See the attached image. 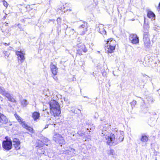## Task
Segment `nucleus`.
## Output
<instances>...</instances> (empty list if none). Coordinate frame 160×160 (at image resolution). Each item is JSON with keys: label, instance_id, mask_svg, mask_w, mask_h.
Returning a JSON list of instances; mask_svg holds the SVG:
<instances>
[{"label": "nucleus", "instance_id": "nucleus-1", "mask_svg": "<svg viewBox=\"0 0 160 160\" xmlns=\"http://www.w3.org/2000/svg\"><path fill=\"white\" fill-rule=\"evenodd\" d=\"M110 125L108 124L101 126L99 131V134L102 138L107 140V143L109 145H112L113 143H119L123 141L124 133L122 131L118 132V129L115 128L114 130L117 132L115 134L109 132Z\"/></svg>", "mask_w": 160, "mask_h": 160}, {"label": "nucleus", "instance_id": "nucleus-2", "mask_svg": "<svg viewBox=\"0 0 160 160\" xmlns=\"http://www.w3.org/2000/svg\"><path fill=\"white\" fill-rule=\"evenodd\" d=\"M49 105L50 112H52L54 115L58 116L61 113L59 105L58 102L55 100L50 101Z\"/></svg>", "mask_w": 160, "mask_h": 160}, {"label": "nucleus", "instance_id": "nucleus-3", "mask_svg": "<svg viewBox=\"0 0 160 160\" xmlns=\"http://www.w3.org/2000/svg\"><path fill=\"white\" fill-rule=\"evenodd\" d=\"M0 94L6 98L8 101L13 102H16V101L13 97V95L10 94L2 87L0 86Z\"/></svg>", "mask_w": 160, "mask_h": 160}, {"label": "nucleus", "instance_id": "nucleus-4", "mask_svg": "<svg viewBox=\"0 0 160 160\" xmlns=\"http://www.w3.org/2000/svg\"><path fill=\"white\" fill-rule=\"evenodd\" d=\"M0 94L6 98L8 101L13 102H16V101L13 97V95L10 94L2 87L0 86Z\"/></svg>", "mask_w": 160, "mask_h": 160}, {"label": "nucleus", "instance_id": "nucleus-5", "mask_svg": "<svg viewBox=\"0 0 160 160\" xmlns=\"http://www.w3.org/2000/svg\"><path fill=\"white\" fill-rule=\"evenodd\" d=\"M0 94L6 98L8 101L13 102H16V101L13 97V95L10 94L2 87L0 86Z\"/></svg>", "mask_w": 160, "mask_h": 160}, {"label": "nucleus", "instance_id": "nucleus-6", "mask_svg": "<svg viewBox=\"0 0 160 160\" xmlns=\"http://www.w3.org/2000/svg\"><path fill=\"white\" fill-rule=\"evenodd\" d=\"M143 41L145 49L147 50L150 47V41L149 37V35L148 29H144L143 31Z\"/></svg>", "mask_w": 160, "mask_h": 160}, {"label": "nucleus", "instance_id": "nucleus-7", "mask_svg": "<svg viewBox=\"0 0 160 160\" xmlns=\"http://www.w3.org/2000/svg\"><path fill=\"white\" fill-rule=\"evenodd\" d=\"M7 138V137H6V140H4L2 142V147L4 150L8 151L11 149L12 142L10 140H9Z\"/></svg>", "mask_w": 160, "mask_h": 160}, {"label": "nucleus", "instance_id": "nucleus-8", "mask_svg": "<svg viewBox=\"0 0 160 160\" xmlns=\"http://www.w3.org/2000/svg\"><path fill=\"white\" fill-rule=\"evenodd\" d=\"M88 23L86 22H83L78 28V32L81 35L85 34L88 30Z\"/></svg>", "mask_w": 160, "mask_h": 160}, {"label": "nucleus", "instance_id": "nucleus-9", "mask_svg": "<svg viewBox=\"0 0 160 160\" xmlns=\"http://www.w3.org/2000/svg\"><path fill=\"white\" fill-rule=\"evenodd\" d=\"M53 139L56 143L59 144H63L64 143L63 138L58 134H55L53 137Z\"/></svg>", "mask_w": 160, "mask_h": 160}, {"label": "nucleus", "instance_id": "nucleus-10", "mask_svg": "<svg viewBox=\"0 0 160 160\" xmlns=\"http://www.w3.org/2000/svg\"><path fill=\"white\" fill-rule=\"evenodd\" d=\"M129 39L133 44H136L139 42V38L135 34H131L129 37Z\"/></svg>", "mask_w": 160, "mask_h": 160}, {"label": "nucleus", "instance_id": "nucleus-11", "mask_svg": "<svg viewBox=\"0 0 160 160\" xmlns=\"http://www.w3.org/2000/svg\"><path fill=\"white\" fill-rule=\"evenodd\" d=\"M50 68L52 74L54 75H56L58 72V68L52 62H51L50 65Z\"/></svg>", "mask_w": 160, "mask_h": 160}, {"label": "nucleus", "instance_id": "nucleus-12", "mask_svg": "<svg viewBox=\"0 0 160 160\" xmlns=\"http://www.w3.org/2000/svg\"><path fill=\"white\" fill-rule=\"evenodd\" d=\"M16 54L18 56L19 60H20L21 62L22 63L25 59L23 53L21 51H17L16 52Z\"/></svg>", "mask_w": 160, "mask_h": 160}, {"label": "nucleus", "instance_id": "nucleus-13", "mask_svg": "<svg viewBox=\"0 0 160 160\" xmlns=\"http://www.w3.org/2000/svg\"><path fill=\"white\" fill-rule=\"evenodd\" d=\"M107 44L109 45L111 47L113 46L115 48L116 45V42L112 38H110L108 39L107 41Z\"/></svg>", "mask_w": 160, "mask_h": 160}, {"label": "nucleus", "instance_id": "nucleus-14", "mask_svg": "<svg viewBox=\"0 0 160 160\" xmlns=\"http://www.w3.org/2000/svg\"><path fill=\"white\" fill-rule=\"evenodd\" d=\"M105 49L106 52L107 53H112L113 52V51L115 50V48H114L112 46L111 47L106 44Z\"/></svg>", "mask_w": 160, "mask_h": 160}, {"label": "nucleus", "instance_id": "nucleus-15", "mask_svg": "<svg viewBox=\"0 0 160 160\" xmlns=\"http://www.w3.org/2000/svg\"><path fill=\"white\" fill-rule=\"evenodd\" d=\"M67 153L72 156H74L78 154L77 152L74 149L72 148H69L67 150Z\"/></svg>", "mask_w": 160, "mask_h": 160}, {"label": "nucleus", "instance_id": "nucleus-16", "mask_svg": "<svg viewBox=\"0 0 160 160\" xmlns=\"http://www.w3.org/2000/svg\"><path fill=\"white\" fill-rule=\"evenodd\" d=\"M77 49H80L83 52H86L87 51L85 46L82 43H79L77 45Z\"/></svg>", "mask_w": 160, "mask_h": 160}, {"label": "nucleus", "instance_id": "nucleus-17", "mask_svg": "<svg viewBox=\"0 0 160 160\" xmlns=\"http://www.w3.org/2000/svg\"><path fill=\"white\" fill-rule=\"evenodd\" d=\"M8 122V120L6 117L0 112V122L2 123H6Z\"/></svg>", "mask_w": 160, "mask_h": 160}, {"label": "nucleus", "instance_id": "nucleus-18", "mask_svg": "<svg viewBox=\"0 0 160 160\" xmlns=\"http://www.w3.org/2000/svg\"><path fill=\"white\" fill-rule=\"evenodd\" d=\"M99 29L98 30V32L102 34L106 35V31L104 29V26L102 24H100L98 27Z\"/></svg>", "mask_w": 160, "mask_h": 160}, {"label": "nucleus", "instance_id": "nucleus-19", "mask_svg": "<svg viewBox=\"0 0 160 160\" xmlns=\"http://www.w3.org/2000/svg\"><path fill=\"white\" fill-rule=\"evenodd\" d=\"M40 113L37 112H34L32 113V118L34 121H36L40 117Z\"/></svg>", "mask_w": 160, "mask_h": 160}, {"label": "nucleus", "instance_id": "nucleus-20", "mask_svg": "<svg viewBox=\"0 0 160 160\" xmlns=\"http://www.w3.org/2000/svg\"><path fill=\"white\" fill-rule=\"evenodd\" d=\"M22 126L32 133H33V129L31 127L29 126L26 123H24Z\"/></svg>", "mask_w": 160, "mask_h": 160}, {"label": "nucleus", "instance_id": "nucleus-21", "mask_svg": "<svg viewBox=\"0 0 160 160\" xmlns=\"http://www.w3.org/2000/svg\"><path fill=\"white\" fill-rule=\"evenodd\" d=\"M15 117L18 120V122H19L20 124L22 126L24 123H25V121H23L22 119L19 115L17 114H15Z\"/></svg>", "mask_w": 160, "mask_h": 160}, {"label": "nucleus", "instance_id": "nucleus-22", "mask_svg": "<svg viewBox=\"0 0 160 160\" xmlns=\"http://www.w3.org/2000/svg\"><path fill=\"white\" fill-rule=\"evenodd\" d=\"M147 16L148 18H152V19H155V15L152 11H149L148 12Z\"/></svg>", "mask_w": 160, "mask_h": 160}, {"label": "nucleus", "instance_id": "nucleus-23", "mask_svg": "<svg viewBox=\"0 0 160 160\" xmlns=\"http://www.w3.org/2000/svg\"><path fill=\"white\" fill-rule=\"evenodd\" d=\"M148 137L147 136L143 134L142 135L141 140L142 142H147L148 141Z\"/></svg>", "mask_w": 160, "mask_h": 160}, {"label": "nucleus", "instance_id": "nucleus-24", "mask_svg": "<svg viewBox=\"0 0 160 160\" xmlns=\"http://www.w3.org/2000/svg\"><path fill=\"white\" fill-rule=\"evenodd\" d=\"M21 103L23 107H25L28 104V102L27 100L23 99L21 101Z\"/></svg>", "mask_w": 160, "mask_h": 160}, {"label": "nucleus", "instance_id": "nucleus-25", "mask_svg": "<svg viewBox=\"0 0 160 160\" xmlns=\"http://www.w3.org/2000/svg\"><path fill=\"white\" fill-rule=\"evenodd\" d=\"M48 152V150L45 149H44V151L43 152V154H44L45 156H48L49 157H51V155H50V153H49Z\"/></svg>", "mask_w": 160, "mask_h": 160}, {"label": "nucleus", "instance_id": "nucleus-26", "mask_svg": "<svg viewBox=\"0 0 160 160\" xmlns=\"http://www.w3.org/2000/svg\"><path fill=\"white\" fill-rule=\"evenodd\" d=\"M13 145L15 146L16 145H20V142L18 140L16 139L15 138L13 139Z\"/></svg>", "mask_w": 160, "mask_h": 160}, {"label": "nucleus", "instance_id": "nucleus-27", "mask_svg": "<svg viewBox=\"0 0 160 160\" xmlns=\"http://www.w3.org/2000/svg\"><path fill=\"white\" fill-rule=\"evenodd\" d=\"M44 150V149L43 148L38 149L37 150L38 154L39 155L43 154V152Z\"/></svg>", "mask_w": 160, "mask_h": 160}, {"label": "nucleus", "instance_id": "nucleus-28", "mask_svg": "<svg viewBox=\"0 0 160 160\" xmlns=\"http://www.w3.org/2000/svg\"><path fill=\"white\" fill-rule=\"evenodd\" d=\"M70 5V4H69V3H66V4H65V5L64 6V5H63V9H65V8H66V7H67V5ZM61 10L62 11H63V12H65L66 11H68V10H69V11H71V10H70V9H68V8H67V9H66V10H64V9H62V8H61Z\"/></svg>", "mask_w": 160, "mask_h": 160}, {"label": "nucleus", "instance_id": "nucleus-29", "mask_svg": "<svg viewBox=\"0 0 160 160\" xmlns=\"http://www.w3.org/2000/svg\"><path fill=\"white\" fill-rule=\"evenodd\" d=\"M82 52L83 51H82V50L77 49L76 54L77 55H81L82 54Z\"/></svg>", "mask_w": 160, "mask_h": 160}, {"label": "nucleus", "instance_id": "nucleus-30", "mask_svg": "<svg viewBox=\"0 0 160 160\" xmlns=\"http://www.w3.org/2000/svg\"><path fill=\"white\" fill-rule=\"evenodd\" d=\"M78 134L80 136H82L85 134L84 132L80 131L78 132Z\"/></svg>", "mask_w": 160, "mask_h": 160}, {"label": "nucleus", "instance_id": "nucleus-31", "mask_svg": "<svg viewBox=\"0 0 160 160\" xmlns=\"http://www.w3.org/2000/svg\"><path fill=\"white\" fill-rule=\"evenodd\" d=\"M115 154L114 151L113 150H110L108 152V154L110 155H113Z\"/></svg>", "mask_w": 160, "mask_h": 160}, {"label": "nucleus", "instance_id": "nucleus-32", "mask_svg": "<svg viewBox=\"0 0 160 160\" xmlns=\"http://www.w3.org/2000/svg\"><path fill=\"white\" fill-rule=\"evenodd\" d=\"M70 31V34H73L75 32V30L74 29H69Z\"/></svg>", "mask_w": 160, "mask_h": 160}, {"label": "nucleus", "instance_id": "nucleus-33", "mask_svg": "<svg viewBox=\"0 0 160 160\" xmlns=\"http://www.w3.org/2000/svg\"><path fill=\"white\" fill-rule=\"evenodd\" d=\"M137 102L135 100H133L131 103V105L132 107H134L135 105L136 104Z\"/></svg>", "mask_w": 160, "mask_h": 160}, {"label": "nucleus", "instance_id": "nucleus-34", "mask_svg": "<svg viewBox=\"0 0 160 160\" xmlns=\"http://www.w3.org/2000/svg\"><path fill=\"white\" fill-rule=\"evenodd\" d=\"M3 5H4V6L7 8V7L8 5V4L7 3V2H6V1H4V0H3Z\"/></svg>", "mask_w": 160, "mask_h": 160}, {"label": "nucleus", "instance_id": "nucleus-35", "mask_svg": "<svg viewBox=\"0 0 160 160\" xmlns=\"http://www.w3.org/2000/svg\"><path fill=\"white\" fill-rule=\"evenodd\" d=\"M19 145H16L15 146H14L15 149L16 150L19 149L20 148Z\"/></svg>", "mask_w": 160, "mask_h": 160}, {"label": "nucleus", "instance_id": "nucleus-36", "mask_svg": "<svg viewBox=\"0 0 160 160\" xmlns=\"http://www.w3.org/2000/svg\"><path fill=\"white\" fill-rule=\"evenodd\" d=\"M94 117L95 118H97L98 117V115L97 113H95L94 116Z\"/></svg>", "mask_w": 160, "mask_h": 160}, {"label": "nucleus", "instance_id": "nucleus-37", "mask_svg": "<svg viewBox=\"0 0 160 160\" xmlns=\"http://www.w3.org/2000/svg\"><path fill=\"white\" fill-rule=\"evenodd\" d=\"M57 21L58 23L59 22H60L61 21V19H60V18H58L57 19Z\"/></svg>", "mask_w": 160, "mask_h": 160}, {"label": "nucleus", "instance_id": "nucleus-38", "mask_svg": "<svg viewBox=\"0 0 160 160\" xmlns=\"http://www.w3.org/2000/svg\"><path fill=\"white\" fill-rule=\"evenodd\" d=\"M9 55L7 52H6L5 54V58H6V57H8V56H9Z\"/></svg>", "mask_w": 160, "mask_h": 160}, {"label": "nucleus", "instance_id": "nucleus-39", "mask_svg": "<svg viewBox=\"0 0 160 160\" xmlns=\"http://www.w3.org/2000/svg\"><path fill=\"white\" fill-rule=\"evenodd\" d=\"M92 127L91 128H90V129L91 130H92L94 129V127L93 126V125L92 124Z\"/></svg>", "mask_w": 160, "mask_h": 160}, {"label": "nucleus", "instance_id": "nucleus-40", "mask_svg": "<svg viewBox=\"0 0 160 160\" xmlns=\"http://www.w3.org/2000/svg\"><path fill=\"white\" fill-rule=\"evenodd\" d=\"M48 124H47V125H46L45 128H44V129H45V128H48Z\"/></svg>", "mask_w": 160, "mask_h": 160}, {"label": "nucleus", "instance_id": "nucleus-41", "mask_svg": "<svg viewBox=\"0 0 160 160\" xmlns=\"http://www.w3.org/2000/svg\"><path fill=\"white\" fill-rule=\"evenodd\" d=\"M7 16V15L6 14V15L3 17V19H5L6 18Z\"/></svg>", "mask_w": 160, "mask_h": 160}, {"label": "nucleus", "instance_id": "nucleus-42", "mask_svg": "<svg viewBox=\"0 0 160 160\" xmlns=\"http://www.w3.org/2000/svg\"><path fill=\"white\" fill-rule=\"evenodd\" d=\"M153 29H154V30H155V31H157V28H156V27H154V28H153Z\"/></svg>", "mask_w": 160, "mask_h": 160}, {"label": "nucleus", "instance_id": "nucleus-43", "mask_svg": "<svg viewBox=\"0 0 160 160\" xmlns=\"http://www.w3.org/2000/svg\"><path fill=\"white\" fill-rule=\"evenodd\" d=\"M1 98H2H2L1 96H0V99H1Z\"/></svg>", "mask_w": 160, "mask_h": 160}, {"label": "nucleus", "instance_id": "nucleus-44", "mask_svg": "<svg viewBox=\"0 0 160 160\" xmlns=\"http://www.w3.org/2000/svg\"><path fill=\"white\" fill-rule=\"evenodd\" d=\"M4 44L5 45H6L7 44V43H4Z\"/></svg>", "mask_w": 160, "mask_h": 160}, {"label": "nucleus", "instance_id": "nucleus-45", "mask_svg": "<svg viewBox=\"0 0 160 160\" xmlns=\"http://www.w3.org/2000/svg\"><path fill=\"white\" fill-rule=\"evenodd\" d=\"M144 28H145V24H144Z\"/></svg>", "mask_w": 160, "mask_h": 160}, {"label": "nucleus", "instance_id": "nucleus-46", "mask_svg": "<svg viewBox=\"0 0 160 160\" xmlns=\"http://www.w3.org/2000/svg\"><path fill=\"white\" fill-rule=\"evenodd\" d=\"M54 79H56V78H54Z\"/></svg>", "mask_w": 160, "mask_h": 160}, {"label": "nucleus", "instance_id": "nucleus-47", "mask_svg": "<svg viewBox=\"0 0 160 160\" xmlns=\"http://www.w3.org/2000/svg\"><path fill=\"white\" fill-rule=\"evenodd\" d=\"M87 130H89V129L88 128H87Z\"/></svg>", "mask_w": 160, "mask_h": 160}]
</instances>
